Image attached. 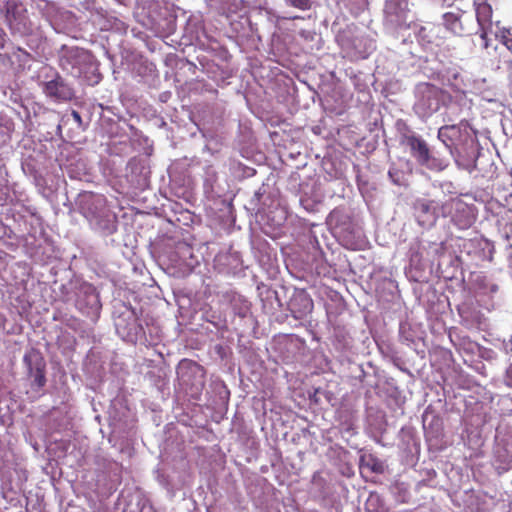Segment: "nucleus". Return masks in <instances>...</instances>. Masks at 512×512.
<instances>
[{
  "instance_id": "obj_12",
  "label": "nucleus",
  "mask_w": 512,
  "mask_h": 512,
  "mask_svg": "<svg viewBox=\"0 0 512 512\" xmlns=\"http://www.w3.org/2000/svg\"><path fill=\"white\" fill-rule=\"evenodd\" d=\"M31 373L38 387H43L46 383L45 365L43 363L38 364L35 369L31 370Z\"/></svg>"
},
{
  "instance_id": "obj_10",
  "label": "nucleus",
  "mask_w": 512,
  "mask_h": 512,
  "mask_svg": "<svg viewBox=\"0 0 512 512\" xmlns=\"http://www.w3.org/2000/svg\"><path fill=\"white\" fill-rule=\"evenodd\" d=\"M460 135L461 128L458 125H444L438 130V139L449 149L454 146Z\"/></svg>"
},
{
  "instance_id": "obj_18",
  "label": "nucleus",
  "mask_w": 512,
  "mask_h": 512,
  "mask_svg": "<svg viewBox=\"0 0 512 512\" xmlns=\"http://www.w3.org/2000/svg\"><path fill=\"white\" fill-rule=\"evenodd\" d=\"M371 469L376 473H381L383 471L382 465L380 463H375Z\"/></svg>"
},
{
  "instance_id": "obj_9",
  "label": "nucleus",
  "mask_w": 512,
  "mask_h": 512,
  "mask_svg": "<svg viewBox=\"0 0 512 512\" xmlns=\"http://www.w3.org/2000/svg\"><path fill=\"white\" fill-rule=\"evenodd\" d=\"M492 7L487 2L478 3L476 6V20L481 30V36L484 37L486 29L491 26Z\"/></svg>"
},
{
  "instance_id": "obj_1",
  "label": "nucleus",
  "mask_w": 512,
  "mask_h": 512,
  "mask_svg": "<svg viewBox=\"0 0 512 512\" xmlns=\"http://www.w3.org/2000/svg\"><path fill=\"white\" fill-rule=\"evenodd\" d=\"M92 54L79 47L63 46L59 54V66L73 77H80L92 64Z\"/></svg>"
},
{
  "instance_id": "obj_5",
  "label": "nucleus",
  "mask_w": 512,
  "mask_h": 512,
  "mask_svg": "<svg viewBox=\"0 0 512 512\" xmlns=\"http://www.w3.org/2000/svg\"><path fill=\"white\" fill-rule=\"evenodd\" d=\"M444 26L447 30L451 31L457 36H466L471 34V26L473 20L470 15L465 13L456 14L447 12L443 15Z\"/></svg>"
},
{
  "instance_id": "obj_6",
  "label": "nucleus",
  "mask_w": 512,
  "mask_h": 512,
  "mask_svg": "<svg viewBox=\"0 0 512 512\" xmlns=\"http://www.w3.org/2000/svg\"><path fill=\"white\" fill-rule=\"evenodd\" d=\"M91 205L95 207V211H103V219L94 216L98 227L105 234H113L116 231V216L110 213V209L106 206V199L101 195L92 196Z\"/></svg>"
},
{
  "instance_id": "obj_4",
  "label": "nucleus",
  "mask_w": 512,
  "mask_h": 512,
  "mask_svg": "<svg viewBox=\"0 0 512 512\" xmlns=\"http://www.w3.org/2000/svg\"><path fill=\"white\" fill-rule=\"evenodd\" d=\"M43 92L55 102H67L74 98L73 88L60 75L45 82Z\"/></svg>"
},
{
  "instance_id": "obj_16",
  "label": "nucleus",
  "mask_w": 512,
  "mask_h": 512,
  "mask_svg": "<svg viewBox=\"0 0 512 512\" xmlns=\"http://www.w3.org/2000/svg\"><path fill=\"white\" fill-rule=\"evenodd\" d=\"M423 208H424V211L417 212L419 214L420 219L423 218V220H421V221L423 223L433 221V219H434L433 213L431 211H427V206H423Z\"/></svg>"
},
{
  "instance_id": "obj_13",
  "label": "nucleus",
  "mask_w": 512,
  "mask_h": 512,
  "mask_svg": "<svg viewBox=\"0 0 512 512\" xmlns=\"http://www.w3.org/2000/svg\"><path fill=\"white\" fill-rule=\"evenodd\" d=\"M286 4L299 10H309L312 6L311 0H285Z\"/></svg>"
},
{
  "instance_id": "obj_17",
  "label": "nucleus",
  "mask_w": 512,
  "mask_h": 512,
  "mask_svg": "<svg viewBox=\"0 0 512 512\" xmlns=\"http://www.w3.org/2000/svg\"><path fill=\"white\" fill-rule=\"evenodd\" d=\"M71 116L73 118V120L78 124V125H81L82 124V117L80 115V113L76 110H72L71 111Z\"/></svg>"
},
{
  "instance_id": "obj_7",
  "label": "nucleus",
  "mask_w": 512,
  "mask_h": 512,
  "mask_svg": "<svg viewBox=\"0 0 512 512\" xmlns=\"http://www.w3.org/2000/svg\"><path fill=\"white\" fill-rule=\"evenodd\" d=\"M405 143L410 148L411 155L416 159L419 165L428 160L430 149L425 140L414 134L405 136Z\"/></svg>"
},
{
  "instance_id": "obj_8",
  "label": "nucleus",
  "mask_w": 512,
  "mask_h": 512,
  "mask_svg": "<svg viewBox=\"0 0 512 512\" xmlns=\"http://www.w3.org/2000/svg\"><path fill=\"white\" fill-rule=\"evenodd\" d=\"M8 59L13 69L20 72L29 66L32 56L26 50L16 47L8 54Z\"/></svg>"
},
{
  "instance_id": "obj_11",
  "label": "nucleus",
  "mask_w": 512,
  "mask_h": 512,
  "mask_svg": "<svg viewBox=\"0 0 512 512\" xmlns=\"http://www.w3.org/2000/svg\"><path fill=\"white\" fill-rule=\"evenodd\" d=\"M421 166H425L426 168L433 171H443L448 166V160L445 158H440L433 156L431 152L428 153V160L421 164Z\"/></svg>"
},
{
  "instance_id": "obj_2",
  "label": "nucleus",
  "mask_w": 512,
  "mask_h": 512,
  "mask_svg": "<svg viewBox=\"0 0 512 512\" xmlns=\"http://www.w3.org/2000/svg\"><path fill=\"white\" fill-rule=\"evenodd\" d=\"M446 93L439 87L425 83L420 89V97L415 105L417 112L427 117L438 111Z\"/></svg>"
},
{
  "instance_id": "obj_15",
  "label": "nucleus",
  "mask_w": 512,
  "mask_h": 512,
  "mask_svg": "<svg viewBox=\"0 0 512 512\" xmlns=\"http://www.w3.org/2000/svg\"><path fill=\"white\" fill-rule=\"evenodd\" d=\"M503 69L506 73V78L508 81L509 95L512 98V60L505 61L503 64Z\"/></svg>"
},
{
  "instance_id": "obj_14",
  "label": "nucleus",
  "mask_w": 512,
  "mask_h": 512,
  "mask_svg": "<svg viewBox=\"0 0 512 512\" xmlns=\"http://www.w3.org/2000/svg\"><path fill=\"white\" fill-rule=\"evenodd\" d=\"M339 426L341 432L347 433L349 435L354 434L355 425L350 416H348L344 421H341Z\"/></svg>"
},
{
  "instance_id": "obj_3",
  "label": "nucleus",
  "mask_w": 512,
  "mask_h": 512,
  "mask_svg": "<svg viewBox=\"0 0 512 512\" xmlns=\"http://www.w3.org/2000/svg\"><path fill=\"white\" fill-rule=\"evenodd\" d=\"M473 206L465 203L461 198L455 197L445 201L441 207L443 217H450L460 228H466L472 224Z\"/></svg>"
}]
</instances>
